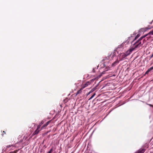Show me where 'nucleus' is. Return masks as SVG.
Instances as JSON below:
<instances>
[{"mask_svg": "<svg viewBox=\"0 0 153 153\" xmlns=\"http://www.w3.org/2000/svg\"><path fill=\"white\" fill-rule=\"evenodd\" d=\"M151 35H153V30L150 31L147 34L140 37L139 39L134 43L133 44L134 46H135V48H136L138 47L142 46L146 41L145 39H143L145 37H147V40H148L151 37Z\"/></svg>", "mask_w": 153, "mask_h": 153, "instance_id": "obj_1", "label": "nucleus"}, {"mask_svg": "<svg viewBox=\"0 0 153 153\" xmlns=\"http://www.w3.org/2000/svg\"><path fill=\"white\" fill-rule=\"evenodd\" d=\"M115 52L113 53H111L110 55L108 56L107 57H105V59H103L102 60V62L106 60H109L110 59V57L112 56V57H111V59H113L114 56L115 55Z\"/></svg>", "mask_w": 153, "mask_h": 153, "instance_id": "obj_2", "label": "nucleus"}, {"mask_svg": "<svg viewBox=\"0 0 153 153\" xmlns=\"http://www.w3.org/2000/svg\"><path fill=\"white\" fill-rule=\"evenodd\" d=\"M134 46V47L131 48L129 50H128L125 53L127 56L129 55L136 48H135V46Z\"/></svg>", "mask_w": 153, "mask_h": 153, "instance_id": "obj_3", "label": "nucleus"}, {"mask_svg": "<svg viewBox=\"0 0 153 153\" xmlns=\"http://www.w3.org/2000/svg\"><path fill=\"white\" fill-rule=\"evenodd\" d=\"M91 82L90 81L86 82V83L85 84H83L82 85V87L84 89L86 87L88 86L89 85H90L91 83Z\"/></svg>", "mask_w": 153, "mask_h": 153, "instance_id": "obj_4", "label": "nucleus"}, {"mask_svg": "<svg viewBox=\"0 0 153 153\" xmlns=\"http://www.w3.org/2000/svg\"><path fill=\"white\" fill-rule=\"evenodd\" d=\"M51 121V120L49 121H48L41 128V130H42L43 129L45 128L49 124Z\"/></svg>", "mask_w": 153, "mask_h": 153, "instance_id": "obj_5", "label": "nucleus"}, {"mask_svg": "<svg viewBox=\"0 0 153 153\" xmlns=\"http://www.w3.org/2000/svg\"><path fill=\"white\" fill-rule=\"evenodd\" d=\"M151 28H149L148 27H145L144 28H141L140 29V31L142 32H146L149 29H150Z\"/></svg>", "mask_w": 153, "mask_h": 153, "instance_id": "obj_6", "label": "nucleus"}, {"mask_svg": "<svg viewBox=\"0 0 153 153\" xmlns=\"http://www.w3.org/2000/svg\"><path fill=\"white\" fill-rule=\"evenodd\" d=\"M146 149L141 148L136 153H143L145 151Z\"/></svg>", "mask_w": 153, "mask_h": 153, "instance_id": "obj_7", "label": "nucleus"}, {"mask_svg": "<svg viewBox=\"0 0 153 153\" xmlns=\"http://www.w3.org/2000/svg\"><path fill=\"white\" fill-rule=\"evenodd\" d=\"M152 70H153V66L148 69L147 71L146 72L144 75H145L146 74H148L149 72Z\"/></svg>", "mask_w": 153, "mask_h": 153, "instance_id": "obj_8", "label": "nucleus"}, {"mask_svg": "<svg viewBox=\"0 0 153 153\" xmlns=\"http://www.w3.org/2000/svg\"><path fill=\"white\" fill-rule=\"evenodd\" d=\"M41 130V129L40 130H38L37 129H36V131L33 133L32 134V136L36 134H38L39 132Z\"/></svg>", "mask_w": 153, "mask_h": 153, "instance_id": "obj_9", "label": "nucleus"}, {"mask_svg": "<svg viewBox=\"0 0 153 153\" xmlns=\"http://www.w3.org/2000/svg\"><path fill=\"white\" fill-rule=\"evenodd\" d=\"M83 89V88L81 87V88L76 93V96L78 94H81L82 92V90Z\"/></svg>", "mask_w": 153, "mask_h": 153, "instance_id": "obj_10", "label": "nucleus"}, {"mask_svg": "<svg viewBox=\"0 0 153 153\" xmlns=\"http://www.w3.org/2000/svg\"><path fill=\"white\" fill-rule=\"evenodd\" d=\"M127 56L126 55L125 53H122L121 54V55L120 56L121 57V59H123L125 58Z\"/></svg>", "mask_w": 153, "mask_h": 153, "instance_id": "obj_11", "label": "nucleus"}, {"mask_svg": "<svg viewBox=\"0 0 153 153\" xmlns=\"http://www.w3.org/2000/svg\"><path fill=\"white\" fill-rule=\"evenodd\" d=\"M124 44L122 43L121 45H119L118 46V47L117 48V49H118V48H122L123 47Z\"/></svg>", "mask_w": 153, "mask_h": 153, "instance_id": "obj_12", "label": "nucleus"}, {"mask_svg": "<svg viewBox=\"0 0 153 153\" xmlns=\"http://www.w3.org/2000/svg\"><path fill=\"white\" fill-rule=\"evenodd\" d=\"M139 36L140 35L139 34H138L135 37L134 39L133 40V42L136 40V39H137L139 37Z\"/></svg>", "mask_w": 153, "mask_h": 153, "instance_id": "obj_13", "label": "nucleus"}, {"mask_svg": "<svg viewBox=\"0 0 153 153\" xmlns=\"http://www.w3.org/2000/svg\"><path fill=\"white\" fill-rule=\"evenodd\" d=\"M96 90L95 88H94L92 89L90 91V93H91L94 91Z\"/></svg>", "mask_w": 153, "mask_h": 153, "instance_id": "obj_14", "label": "nucleus"}, {"mask_svg": "<svg viewBox=\"0 0 153 153\" xmlns=\"http://www.w3.org/2000/svg\"><path fill=\"white\" fill-rule=\"evenodd\" d=\"M96 94L95 93H94L93 95L89 99V100L91 99H92L95 95Z\"/></svg>", "mask_w": 153, "mask_h": 153, "instance_id": "obj_15", "label": "nucleus"}, {"mask_svg": "<svg viewBox=\"0 0 153 153\" xmlns=\"http://www.w3.org/2000/svg\"><path fill=\"white\" fill-rule=\"evenodd\" d=\"M11 146H14L13 145H8L6 147L7 148H10Z\"/></svg>", "mask_w": 153, "mask_h": 153, "instance_id": "obj_16", "label": "nucleus"}, {"mask_svg": "<svg viewBox=\"0 0 153 153\" xmlns=\"http://www.w3.org/2000/svg\"><path fill=\"white\" fill-rule=\"evenodd\" d=\"M44 122L43 121H42L39 124V125H40V126H41V125L44 123Z\"/></svg>", "mask_w": 153, "mask_h": 153, "instance_id": "obj_17", "label": "nucleus"}, {"mask_svg": "<svg viewBox=\"0 0 153 153\" xmlns=\"http://www.w3.org/2000/svg\"><path fill=\"white\" fill-rule=\"evenodd\" d=\"M41 126H40V125L39 124V125L37 126V129L39 130V129L40 128Z\"/></svg>", "mask_w": 153, "mask_h": 153, "instance_id": "obj_18", "label": "nucleus"}, {"mask_svg": "<svg viewBox=\"0 0 153 153\" xmlns=\"http://www.w3.org/2000/svg\"><path fill=\"white\" fill-rule=\"evenodd\" d=\"M5 134H6L5 132L4 131H3L2 134V136H3Z\"/></svg>", "mask_w": 153, "mask_h": 153, "instance_id": "obj_19", "label": "nucleus"}, {"mask_svg": "<svg viewBox=\"0 0 153 153\" xmlns=\"http://www.w3.org/2000/svg\"><path fill=\"white\" fill-rule=\"evenodd\" d=\"M117 62H114V63L112 64V65L114 66L115 64H116Z\"/></svg>", "mask_w": 153, "mask_h": 153, "instance_id": "obj_20", "label": "nucleus"}, {"mask_svg": "<svg viewBox=\"0 0 153 153\" xmlns=\"http://www.w3.org/2000/svg\"><path fill=\"white\" fill-rule=\"evenodd\" d=\"M153 57V54H152L151 55V56L150 58H152Z\"/></svg>", "mask_w": 153, "mask_h": 153, "instance_id": "obj_21", "label": "nucleus"}, {"mask_svg": "<svg viewBox=\"0 0 153 153\" xmlns=\"http://www.w3.org/2000/svg\"><path fill=\"white\" fill-rule=\"evenodd\" d=\"M90 93H90V91H89V93L87 94V95L88 96V95H89V94H90Z\"/></svg>", "mask_w": 153, "mask_h": 153, "instance_id": "obj_22", "label": "nucleus"}, {"mask_svg": "<svg viewBox=\"0 0 153 153\" xmlns=\"http://www.w3.org/2000/svg\"><path fill=\"white\" fill-rule=\"evenodd\" d=\"M152 22H153V20L152 21V22H151L150 23V24H151Z\"/></svg>", "mask_w": 153, "mask_h": 153, "instance_id": "obj_23", "label": "nucleus"}, {"mask_svg": "<svg viewBox=\"0 0 153 153\" xmlns=\"http://www.w3.org/2000/svg\"><path fill=\"white\" fill-rule=\"evenodd\" d=\"M103 63H104V65L105 66V63L104 62Z\"/></svg>", "mask_w": 153, "mask_h": 153, "instance_id": "obj_24", "label": "nucleus"}, {"mask_svg": "<svg viewBox=\"0 0 153 153\" xmlns=\"http://www.w3.org/2000/svg\"><path fill=\"white\" fill-rule=\"evenodd\" d=\"M150 106H151V105H149Z\"/></svg>", "mask_w": 153, "mask_h": 153, "instance_id": "obj_25", "label": "nucleus"}]
</instances>
